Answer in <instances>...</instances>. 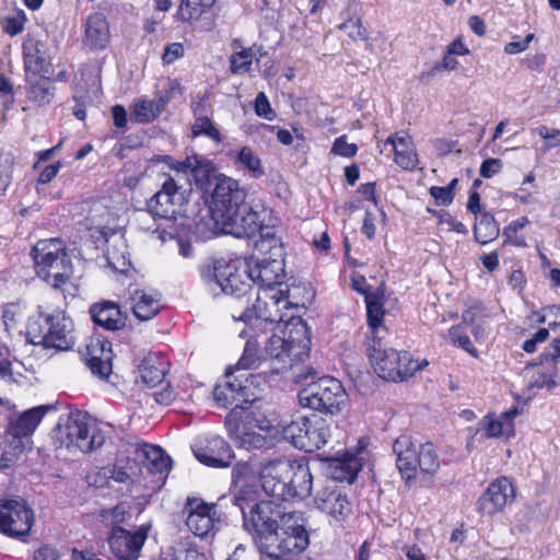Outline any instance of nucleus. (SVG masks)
<instances>
[{"label": "nucleus", "instance_id": "nucleus-46", "mask_svg": "<svg viewBox=\"0 0 560 560\" xmlns=\"http://www.w3.org/2000/svg\"><path fill=\"white\" fill-rule=\"evenodd\" d=\"M159 115V108L154 106L152 101H140L135 105L132 119L140 124H147L154 120Z\"/></svg>", "mask_w": 560, "mask_h": 560}, {"label": "nucleus", "instance_id": "nucleus-22", "mask_svg": "<svg viewBox=\"0 0 560 560\" xmlns=\"http://www.w3.org/2000/svg\"><path fill=\"white\" fill-rule=\"evenodd\" d=\"M84 358L91 372L100 378H107L112 373L113 351L108 340L102 337L91 338Z\"/></svg>", "mask_w": 560, "mask_h": 560}, {"label": "nucleus", "instance_id": "nucleus-62", "mask_svg": "<svg viewBox=\"0 0 560 560\" xmlns=\"http://www.w3.org/2000/svg\"><path fill=\"white\" fill-rule=\"evenodd\" d=\"M534 39V34H528L523 40L510 42L504 47V52L515 55L527 49L529 43Z\"/></svg>", "mask_w": 560, "mask_h": 560}, {"label": "nucleus", "instance_id": "nucleus-39", "mask_svg": "<svg viewBox=\"0 0 560 560\" xmlns=\"http://www.w3.org/2000/svg\"><path fill=\"white\" fill-rule=\"evenodd\" d=\"M307 428V418L298 417L290 423L283 425L282 435L283 439L290 442L294 447L303 450L304 435Z\"/></svg>", "mask_w": 560, "mask_h": 560}, {"label": "nucleus", "instance_id": "nucleus-16", "mask_svg": "<svg viewBox=\"0 0 560 560\" xmlns=\"http://www.w3.org/2000/svg\"><path fill=\"white\" fill-rule=\"evenodd\" d=\"M244 265L247 266L248 277L252 279V282L259 287L258 290L282 289V279L284 278L283 259L256 258L252 256L244 259Z\"/></svg>", "mask_w": 560, "mask_h": 560}, {"label": "nucleus", "instance_id": "nucleus-12", "mask_svg": "<svg viewBox=\"0 0 560 560\" xmlns=\"http://www.w3.org/2000/svg\"><path fill=\"white\" fill-rule=\"evenodd\" d=\"M370 362L380 377L394 382L411 376L428 364L425 360L419 363L408 352H398L395 349L382 352L381 355L370 359Z\"/></svg>", "mask_w": 560, "mask_h": 560}, {"label": "nucleus", "instance_id": "nucleus-10", "mask_svg": "<svg viewBox=\"0 0 560 560\" xmlns=\"http://www.w3.org/2000/svg\"><path fill=\"white\" fill-rule=\"evenodd\" d=\"M183 513L187 527L199 537H208L219 530L224 521L217 503H207L200 498H188Z\"/></svg>", "mask_w": 560, "mask_h": 560}, {"label": "nucleus", "instance_id": "nucleus-52", "mask_svg": "<svg viewBox=\"0 0 560 560\" xmlns=\"http://www.w3.org/2000/svg\"><path fill=\"white\" fill-rule=\"evenodd\" d=\"M357 152H358L357 144L348 143L346 136L338 137L334 141L331 151H330V153H332L335 155H340V156H345V158H352L357 154Z\"/></svg>", "mask_w": 560, "mask_h": 560}, {"label": "nucleus", "instance_id": "nucleus-30", "mask_svg": "<svg viewBox=\"0 0 560 560\" xmlns=\"http://www.w3.org/2000/svg\"><path fill=\"white\" fill-rule=\"evenodd\" d=\"M136 458L148 468L160 472L167 470L172 463L171 457L164 455L161 447L147 443L137 445Z\"/></svg>", "mask_w": 560, "mask_h": 560}, {"label": "nucleus", "instance_id": "nucleus-61", "mask_svg": "<svg viewBox=\"0 0 560 560\" xmlns=\"http://www.w3.org/2000/svg\"><path fill=\"white\" fill-rule=\"evenodd\" d=\"M430 195L435 199L439 206H448L452 203L454 199L453 195L450 194L448 189L439 186L431 187Z\"/></svg>", "mask_w": 560, "mask_h": 560}, {"label": "nucleus", "instance_id": "nucleus-49", "mask_svg": "<svg viewBox=\"0 0 560 560\" xmlns=\"http://www.w3.org/2000/svg\"><path fill=\"white\" fill-rule=\"evenodd\" d=\"M253 54L250 49H243L231 56V71L233 73L247 72L252 66Z\"/></svg>", "mask_w": 560, "mask_h": 560}, {"label": "nucleus", "instance_id": "nucleus-40", "mask_svg": "<svg viewBox=\"0 0 560 560\" xmlns=\"http://www.w3.org/2000/svg\"><path fill=\"white\" fill-rule=\"evenodd\" d=\"M368 325L370 329L384 326L383 317L385 314L383 296L380 293H370L365 296Z\"/></svg>", "mask_w": 560, "mask_h": 560}, {"label": "nucleus", "instance_id": "nucleus-57", "mask_svg": "<svg viewBox=\"0 0 560 560\" xmlns=\"http://www.w3.org/2000/svg\"><path fill=\"white\" fill-rule=\"evenodd\" d=\"M184 55V46L182 43L168 44L163 52L162 59L166 65L173 63L175 60Z\"/></svg>", "mask_w": 560, "mask_h": 560}, {"label": "nucleus", "instance_id": "nucleus-45", "mask_svg": "<svg viewBox=\"0 0 560 560\" xmlns=\"http://www.w3.org/2000/svg\"><path fill=\"white\" fill-rule=\"evenodd\" d=\"M237 162L246 167L255 178L261 177L265 174L260 159L249 147H244L241 149L237 154Z\"/></svg>", "mask_w": 560, "mask_h": 560}, {"label": "nucleus", "instance_id": "nucleus-58", "mask_svg": "<svg viewBox=\"0 0 560 560\" xmlns=\"http://www.w3.org/2000/svg\"><path fill=\"white\" fill-rule=\"evenodd\" d=\"M502 168V162L499 159H487L482 162L479 173L485 178H490L498 174Z\"/></svg>", "mask_w": 560, "mask_h": 560}, {"label": "nucleus", "instance_id": "nucleus-51", "mask_svg": "<svg viewBox=\"0 0 560 560\" xmlns=\"http://www.w3.org/2000/svg\"><path fill=\"white\" fill-rule=\"evenodd\" d=\"M159 218H155L153 213H151L150 209L140 210L136 214V222L140 230L144 232L156 233L160 231V224L158 223Z\"/></svg>", "mask_w": 560, "mask_h": 560}, {"label": "nucleus", "instance_id": "nucleus-42", "mask_svg": "<svg viewBox=\"0 0 560 560\" xmlns=\"http://www.w3.org/2000/svg\"><path fill=\"white\" fill-rule=\"evenodd\" d=\"M55 86L48 77H42L28 90V98L38 105L49 104L54 98Z\"/></svg>", "mask_w": 560, "mask_h": 560}, {"label": "nucleus", "instance_id": "nucleus-7", "mask_svg": "<svg viewBox=\"0 0 560 560\" xmlns=\"http://www.w3.org/2000/svg\"><path fill=\"white\" fill-rule=\"evenodd\" d=\"M302 407L324 413H337L347 401V393L335 377L323 376L311 381L299 392Z\"/></svg>", "mask_w": 560, "mask_h": 560}, {"label": "nucleus", "instance_id": "nucleus-4", "mask_svg": "<svg viewBox=\"0 0 560 560\" xmlns=\"http://www.w3.org/2000/svg\"><path fill=\"white\" fill-rule=\"evenodd\" d=\"M200 277L214 294L220 289L226 295L243 299L252 290L247 266L241 258L229 261L221 258L205 264L200 267Z\"/></svg>", "mask_w": 560, "mask_h": 560}, {"label": "nucleus", "instance_id": "nucleus-38", "mask_svg": "<svg viewBox=\"0 0 560 560\" xmlns=\"http://www.w3.org/2000/svg\"><path fill=\"white\" fill-rule=\"evenodd\" d=\"M213 397L219 406L224 408L232 407V410H245V405L254 402V398H242L235 396L234 392L225 385H217L213 390Z\"/></svg>", "mask_w": 560, "mask_h": 560}, {"label": "nucleus", "instance_id": "nucleus-56", "mask_svg": "<svg viewBox=\"0 0 560 560\" xmlns=\"http://www.w3.org/2000/svg\"><path fill=\"white\" fill-rule=\"evenodd\" d=\"M25 16L24 15H18V16H12V18H8L3 21V32L11 35V36H14L19 33H21L24 28V22H25Z\"/></svg>", "mask_w": 560, "mask_h": 560}, {"label": "nucleus", "instance_id": "nucleus-24", "mask_svg": "<svg viewBox=\"0 0 560 560\" xmlns=\"http://www.w3.org/2000/svg\"><path fill=\"white\" fill-rule=\"evenodd\" d=\"M393 451L400 476L408 485L416 478L418 452L407 435H400L394 441Z\"/></svg>", "mask_w": 560, "mask_h": 560}, {"label": "nucleus", "instance_id": "nucleus-13", "mask_svg": "<svg viewBox=\"0 0 560 560\" xmlns=\"http://www.w3.org/2000/svg\"><path fill=\"white\" fill-rule=\"evenodd\" d=\"M149 530L150 525H141L133 532L120 526H114L108 536L112 553L117 560H138Z\"/></svg>", "mask_w": 560, "mask_h": 560}, {"label": "nucleus", "instance_id": "nucleus-6", "mask_svg": "<svg viewBox=\"0 0 560 560\" xmlns=\"http://www.w3.org/2000/svg\"><path fill=\"white\" fill-rule=\"evenodd\" d=\"M27 339L44 348L68 350L74 345L73 322L63 312L39 314L27 326Z\"/></svg>", "mask_w": 560, "mask_h": 560}, {"label": "nucleus", "instance_id": "nucleus-48", "mask_svg": "<svg viewBox=\"0 0 560 560\" xmlns=\"http://www.w3.org/2000/svg\"><path fill=\"white\" fill-rule=\"evenodd\" d=\"M448 337L452 343L460 347L471 355L477 357V350L462 326L458 325L451 327L448 330Z\"/></svg>", "mask_w": 560, "mask_h": 560}, {"label": "nucleus", "instance_id": "nucleus-28", "mask_svg": "<svg viewBox=\"0 0 560 560\" xmlns=\"http://www.w3.org/2000/svg\"><path fill=\"white\" fill-rule=\"evenodd\" d=\"M109 42V26L103 13L91 14L85 24V44L91 49H104Z\"/></svg>", "mask_w": 560, "mask_h": 560}, {"label": "nucleus", "instance_id": "nucleus-60", "mask_svg": "<svg viewBox=\"0 0 560 560\" xmlns=\"http://www.w3.org/2000/svg\"><path fill=\"white\" fill-rule=\"evenodd\" d=\"M171 560H207L203 553L194 548H180L173 553Z\"/></svg>", "mask_w": 560, "mask_h": 560}, {"label": "nucleus", "instance_id": "nucleus-50", "mask_svg": "<svg viewBox=\"0 0 560 560\" xmlns=\"http://www.w3.org/2000/svg\"><path fill=\"white\" fill-rule=\"evenodd\" d=\"M340 30H342L349 37L352 39H366V30L362 25L361 19L359 18H349L347 21L340 24Z\"/></svg>", "mask_w": 560, "mask_h": 560}, {"label": "nucleus", "instance_id": "nucleus-21", "mask_svg": "<svg viewBox=\"0 0 560 560\" xmlns=\"http://www.w3.org/2000/svg\"><path fill=\"white\" fill-rule=\"evenodd\" d=\"M314 502L318 510L335 518L346 517L351 513V504L347 495L332 480H326V483L316 491Z\"/></svg>", "mask_w": 560, "mask_h": 560}, {"label": "nucleus", "instance_id": "nucleus-17", "mask_svg": "<svg viewBox=\"0 0 560 560\" xmlns=\"http://www.w3.org/2000/svg\"><path fill=\"white\" fill-rule=\"evenodd\" d=\"M290 472V459L277 458L266 463L260 469L264 492L278 501H288Z\"/></svg>", "mask_w": 560, "mask_h": 560}, {"label": "nucleus", "instance_id": "nucleus-1", "mask_svg": "<svg viewBox=\"0 0 560 560\" xmlns=\"http://www.w3.org/2000/svg\"><path fill=\"white\" fill-rule=\"evenodd\" d=\"M270 512L271 506L268 502L257 503L250 508L259 560H290L291 556L303 552L310 545L303 514L289 512L276 520L269 515Z\"/></svg>", "mask_w": 560, "mask_h": 560}, {"label": "nucleus", "instance_id": "nucleus-64", "mask_svg": "<svg viewBox=\"0 0 560 560\" xmlns=\"http://www.w3.org/2000/svg\"><path fill=\"white\" fill-rule=\"evenodd\" d=\"M408 560H428L418 545H405L401 547Z\"/></svg>", "mask_w": 560, "mask_h": 560}, {"label": "nucleus", "instance_id": "nucleus-3", "mask_svg": "<svg viewBox=\"0 0 560 560\" xmlns=\"http://www.w3.org/2000/svg\"><path fill=\"white\" fill-rule=\"evenodd\" d=\"M301 290V287L293 285L280 290L262 289L258 290L256 302L252 308H247L240 316V319L245 323L264 322L266 324H279L289 323L290 317L283 313V310L289 307L304 306L307 302L313 299V293L307 290V296L299 299L296 292Z\"/></svg>", "mask_w": 560, "mask_h": 560}, {"label": "nucleus", "instance_id": "nucleus-55", "mask_svg": "<svg viewBox=\"0 0 560 560\" xmlns=\"http://www.w3.org/2000/svg\"><path fill=\"white\" fill-rule=\"evenodd\" d=\"M30 439L18 435H8V443L4 448L11 451L18 456H21L24 453V451L30 446Z\"/></svg>", "mask_w": 560, "mask_h": 560}, {"label": "nucleus", "instance_id": "nucleus-15", "mask_svg": "<svg viewBox=\"0 0 560 560\" xmlns=\"http://www.w3.org/2000/svg\"><path fill=\"white\" fill-rule=\"evenodd\" d=\"M245 191L230 177L219 178L212 192L210 211L215 222L220 221L245 202Z\"/></svg>", "mask_w": 560, "mask_h": 560}, {"label": "nucleus", "instance_id": "nucleus-27", "mask_svg": "<svg viewBox=\"0 0 560 560\" xmlns=\"http://www.w3.org/2000/svg\"><path fill=\"white\" fill-rule=\"evenodd\" d=\"M47 409V406H38L12 417L7 428V435L31 439Z\"/></svg>", "mask_w": 560, "mask_h": 560}, {"label": "nucleus", "instance_id": "nucleus-5", "mask_svg": "<svg viewBox=\"0 0 560 560\" xmlns=\"http://www.w3.org/2000/svg\"><path fill=\"white\" fill-rule=\"evenodd\" d=\"M32 253L37 276L52 288L60 289L72 277V261L60 240L38 241Z\"/></svg>", "mask_w": 560, "mask_h": 560}, {"label": "nucleus", "instance_id": "nucleus-20", "mask_svg": "<svg viewBox=\"0 0 560 560\" xmlns=\"http://www.w3.org/2000/svg\"><path fill=\"white\" fill-rule=\"evenodd\" d=\"M194 454L200 463L215 468L231 466L234 458L228 442L218 435L207 436L197 442L194 447Z\"/></svg>", "mask_w": 560, "mask_h": 560}, {"label": "nucleus", "instance_id": "nucleus-25", "mask_svg": "<svg viewBox=\"0 0 560 560\" xmlns=\"http://www.w3.org/2000/svg\"><path fill=\"white\" fill-rule=\"evenodd\" d=\"M90 315L96 326L106 330L116 331L126 325V317L122 315L120 307L110 301L91 305Z\"/></svg>", "mask_w": 560, "mask_h": 560}, {"label": "nucleus", "instance_id": "nucleus-29", "mask_svg": "<svg viewBox=\"0 0 560 560\" xmlns=\"http://www.w3.org/2000/svg\"><path fill=\"white\" fill-rule=\"evenodd\" d=\"M167 361L160 353H149L139 365V374L143 383L155 386L165 377Z\"/></svg>", "mask_w": 560, "mask_h": 560}, {"label": "nucleus", "instance_id": "nucleus-41", "mask_svg": "<svg viewBox=\"0 0 560 560\" xmlns=\"http://www.w3.org/2000/svg\"><path fill=\"white\" fill-rule=\"evenodd\" d=\"M215 0H182L178 15L183 21H197Z\"/></svg>", "mask_w": 560, "mask_h": 560}, {"label": "nucleus", "instance_id": "nucleus-8", "mask_svg": "<svg viewBox=\"0 0 560 560\" xmlns=\"http://www.w3.org/2000/svg\"><path fill=\"white\" fill-rule=\"evenodd\" d=\"M57 438L60 447L82 453L93 452L105 442L101 430L91 424L88 416L81 412L70 413L65 424H58Z\"/></svg>", "mask_w": 560, "mask_h": 560}, {"label": "nucleus", "instance_id": "nucleus-32", "mask_svg": "<svg viewBox=\"0 0 560 560\" xmlns=\"http://www.w3.org/2000/svg\"><path fill=\"white\" fill-rule=\"evenodd\" d=\"M385 144L392 145L395 154V162L398 165H400L405 170L416 167L418 162L417 154L412 148L409 137H389L385 141Z\"/></svg>", "mask_w": 560, "mask_h": 560}, {"label": "nucleus", "instance_id": "nucleus-18", "mask_svg": "<svg viewBox=\"0 0 560 560\" xmlns=\"http://www.w3.org/2000/svg\"><path fill=\"white\" fill-rule=\"evenodd\" d=\"M260 214L244 202L226 217L217 222L221 224L224 233L236 237H255L260 229Z\"/></svg>", "mask_w": 560, "mask_h": 560}, {"label": "nucleus", "instance_id": "nucleus-37", "mask_svg": "<svg viewBox=\"0 0 560 560\" xmlns=\"http://www.w3.org/2000/svg\"><path fill=\"white\" fill-rule=\"evenodd\" d=\"M387 337L388 329L385 326H378V328L370 329L365 343L369 359H373L376 355H381L382 352L393 349L388 347Z\"/></svg>", "mask_w": 560, "mask_h": 560}, {"label": "nucleus", "instance_id": "nucleus-53", "mask_svg": "<svg viewBox=\"0 0 560 560\" xmlns=\"http://www.w3.org/2000/svg\"><path fill=\"white\" fill-rule=\"evenodd\" d=\"M255 113L267 120H272L276 113L270 106V103L264 92H259L255 100Z\"/></svg>", "mask_w": 560, "mask_h": 560}, {"label": "nucleus", "instance_id": "nucleus-44", "mask_svg": "<svg viewBox=\"0 0 560 560\" xmlns=\"http://www.w3.org/2000/svg\"><path fill=\"white\" fill-rule=\"evenodd\" d=\"M557 377H558V365L551 364L548 372H539L538 374L534 375L532 377V381L529 382L527 388H528V390H532L534 388H536V389L547 388L549 392H551L559 385Z\"/></svg>", "mask_w": 560, "mask_h": 560}, {"label": "nucleus", "instance_id": "nucleus-54", "mask_svg": "<svg viewBox=\"0 0 560 560\" xmlns=\"http://www.w3.org/2000/svg\"><path fill=\"white\" fill-rule=\"evenodd\" d=\"M13 173V161L10 158H5L0 162V190L5 191L12 182Z\"/></svg>", "mask_w": 560, "mask_h": 560}, {"label": "nucleus", "instance_id": "nucleus-36", "mask_svg": "<svg viewBox=\"0 0 560 560\" xmlns=\"http://www.w3.org/2000/svg\"><path fill=\"white\" fill-rule=\"evenodd\" d=\"M267 359H266L265 350L264 351L260 350V345H259L258 340L250 338L247 340V342L245 345L243 354L237 362V366H238V369H244V370L257 369Z\"/></svg>", "mask_w": 560, "mask_h": 560}, {"label": "nucleus", "instance_id": "nucleus-47", "mask_svg": "<svg viewBox=\"0 0 560 560\" xmlns=\"http://www.w3.org/2000/svg\"><path fill=\"white\" fill-rule=\"evenodd\" d=\"M255 250L267 259H282L283 256L280 238H272L271 242L255 241Z\"/></svg>", "mask_w": 560, "mask_h": 560}, {"label": "nucleus", "instance_id": "nucleus-43", "mask_svg": "<svg viewBox=\"0 0 560 560\" xmlns=\"http://www.w3.org/2000/svg\"><path fill=\"white\" fill-rule=\"evenodd\" d=\"M192 137L206 136L215 143L222 142V137L218 128L208 116H197L191 126Z\"/></svg>", "mask_w": 560, "mask_h": 560}, {"label": "nucleus", "instance_id": "nucleus-63", "mask_svg": "<svg viewBox=\"0 0 560 560\" xmlns=\"http://www.w3.org/2000/svg\"><path fill=\"white\" fill-rule=\"evenodd\" d=\"M34 560H59V552L55 547L45 545L38 548L33 556Z\"/></svg>", "mask_w": 560, "mask_h": 560}, {"label": "nucleus", "instance_id": "nucleus-26", "mask_svg": "<svg viewBox=\"0 0 560 560\" xmlns=\"http://www.w3.org/2000/svg\"><path fill=\"white\" fill-rule=\"evenodd\" d=\"M291 472L288 478V501L291 499H305L312 493L313 476L307 464L290 460Z\"/></svg>", "mask_w": 560, "mask_h": 560}, {"label": "nucleus", "instance_id": "nucleus-31", "mask_svg": "<svg viewBox=\"0 0 560 560\" xmlns=\"http://www.w3.org/2000/svg\"><path fill=\"white\" fill-rule=\"evenodd\" d=\"M330 436V428L325 420L319 419L311 422L307 418V428L304 435L303 450L306 453L323 447Z\"/></svg>", "mask_w": 560, "mask_h": 560}, {"label": "nucleus", "instance_id": "nucleus-19", "mask_svg": "<svg viewBox=\"0 0 560 560\" xmlns=\"http://www.w3.org/2000/svg\"><path fill=\"white\" fill-rule=\"evenodd\" d=\"M515 490L511 480L506 477H500L492 481L487 491L481 494L477 501V511L482 515H494L502 511L504 506L513 502Z\"/></svg>", "mask_w": 560, "mask_h": 560}, {"label": "nucleus", "instance_id": "nucleus-11", "mask_svg": "<svg viewBox=\"0 0 560 560\" xmlns=\"http://www.w3.org/2000/svg\"><path fill=\"white\" fill-rule=\"evenodd\" d=\"M34 520V511L25 500H0V533L3 535L23 538L30 534Z\"/></svg>", "mask_w": 560, "mask_h": 560}, {"label": "nucleus", "instance_id": "nucleus-59", "mask_svg": "<svg viewBox=\"0 0 560 560\" xmlns=\"http://www.w3.org/2000/svg\"><path fill=\"white\" fill-rule=\"evenodd\" d=\"M540 364L544 362L557 365L560 359V338H556L550 343V351L540 354Z\"/></svg>", "mask_w": 560, "mask_h": 560}, {"label": "nucleus", "instance_id": "nucleus-35", "mask_svg": "<svg viewBox=\"0 0 560 560\" xmlns=\"http://www.w3.org/2000/svg\"><path fill=\"white\" fill-rule=\"evenodd\" d=\"M133 314L140 320H149L153 318L160 311L159 300L144 292H137L133 298Z\"/></svg>", "mask_w": 560, "mask_h": 560}, {"label": "nucleus", "instance_id": "nucleus-23", "mask_svg": "<svg viewBox=\"0 0 560 560\" xmlns=\"http://www.w3.org/2000/svg\"><path fill=\"white\" fill-rule=\"evenodd\" d=\"M24 67L27 72L46 77L52 73L50 57L46 45L34 37H28L22 45Z\"/></svg>", "mask_w": 560, "mask_h": 560}, {"label": "nucleus", "instance_id": "nucleus-34", "mask_svg": "<svg viewBox=\"0 0 560 560\" xmlns=\"http://www.w3.org/2000/svg\"><path fill=\"white\" fill-rule=\"evenodd\" d=\"M417 466L420 471L433 476L440 469V458L434 445L430 442L420 445L417 457Z\"/></svg>", "mask_w": 560, "mask_h": 560}, {"label": "nucleus", "instance_id": "nucleus-9", "mask_svg": "<svg viewBox=\"0 0 560 560\" xmlns=\"http://www.w3.org/2000/svg\"><path fill=\"white\" fill-rule=\"evenodd\" d=\"M229 438L236 446L247 451L260 450L268 445L266 435L257 431V420L253 412L235 409L228 413L224 421Z\"/></svg>", "mask_w": 560, "mask_h": 560}, {"label": "nucleus", "instance_id": "nucleus-33", "mask_svg": "<svg viewBox=\"0 0 560 560\" xmlns=\"http://www.w3.org/2000/svg\"><path fill=\"white\" fill-rule=\"evenodd\" d=\"M499 232V226L493 215L489 212L481 213L474 226V237L481 245L495 240Z\"/></svg>", "mask_w": 560, "mask_h": 560}, {"label": "nucleus", "instance_id": "nucleus-2", "mask_svg": "<svg viewBox=\"0 0 560 560\" xmlns=\"http://www.w3.org/2000/svg\"><path fill=\"white\" fill-rule=\"evenodd\" d=\"M285 328L288 339L272 335L265 347L266 359L271 361L270 369L277 374L292 369L295 363L303 362L310 351V329L300 316H291Z\"/></svg>", "mask_w": 560, "mask_h": 560}, {"label": "nucleus", "instance_id": "nucleus-14", "mask_svg": "<svg viewBox=\"0 0 560 560\" xmlns=\"http://www.w3.org/2000/svg\"><path fill=\"white\" fill-rule=\"evenodd\" d=\"M184 203V192L179 190L175 179L168 177L161 189L151 197L147 206L159 220L172 221L179 214Z\"/></svg>", "mask_w": 560, "mask_h": 560}]
</instances>
